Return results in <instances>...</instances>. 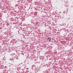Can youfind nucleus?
I'll list each match as a JSON object with an SVG mask.
<instances>
[{"label": "nucleus", "instance_id": "nucleus-8", "mask_svg": "<svg viewBox=\"0 0 73 73\" xmlns=\"http://www.w3.org/2000/svg\"><path fill=\"white\" fill-rule=\"evenodd\" d=\"M12 58H10L9 59V60H12Z\"/></svg>", "mask_w": 73, "mask_h": 73}, {"label": "nucleus", "instance_id": "nucleus-3", "mask_svg": "<svg viewBox=\"0 0 73 73\" xmlns=\"http://www.w3.org/2000/svg\"><path fill=\"white\" fill-rule=\"evenodd\" d=\"M10 24H10V23H9V22H7L6 25L7 26H9V25Z\"/></svg>", "mask_w": 73, "mask_h": 73}, {"label": "nucleus", "instance_id": "nucleus-2", "mask_svg": "<svg viewBox=\"0 0 73 73\" xmlns=\"http://www.w3.org/2000/svg\"><path fill=\"white\" fill-rule=\"evenodd\" d=\"M31 23H36V24H38V23H37V21L36 20H35L34 22H32Z\"/></svg>", "mask_w": 73, "mask_h": 73}, {"label": "nucleus", "instance_id": "nucleus-17", "mask_svg": "<svg viewBox=\"0 0 73 73\" xmlns=\"http://www.w3.org/2000/svg\"><path fill=\"white\" fill-rule=\"evenodd\" d=\"M66 2H65V3L66 4Z\"/></svg>", "mask_w": 73, "mask_h": 73}, {"label": "nucleus", "instance_id": "nucleus-18", "mask_svg": "<svg viewBox=\"0 0 73 73\" xmlns=\"http://www.w3.org/2000/svg\"><path fill=\"white\" fill-rule=\"evenodd\" d=\"M63 12H64H64H64V11H63Z\"/></svg>", "mask_w": 73, "mask_h": 73}, {"label": "nucleus", "instance_id": "nucleus-1", "mask_svg": "<svg viewBox=\"0 0 73 73\" xmlns=\"http://www.w3.org/2000/svg\"><path fill=\"white\" fill-rule=\"evenodd\" d=\"M32 70H36V66L35 65H33L32 66Z\"/></svg>", "mask_w": 73, "mask_h": 73}, {"label": "nucleus", "instance_id": "nucleus-15", "mask_svg": "<svg viewBox=\"0 0 73 73\" xmlns=\"http://www.w3.org/2000/svg\"><path fill=\"white\" fill-rule=\"evenodd\" d=\"M17 17H16L15 18V19H17Z\"/></svg>", "mask_w": 73, "mask_h": 73}, {"label": "nucleus", "instance_id": "nucleus-14", "mask_svg": "<svg viewBox=\"0 0 73 73\" xmlns=\"http://www.w3.org/2000/svg\"><path fill=\"white\" fill-rule=\"evenodd\" d=\"M5 68H6V67H7V66H5Z\"/></svg>", "mask_w": 73, "mask_h": 73}, {"label": "nucleus", "instance_id": "nucleus-21", "mask_svg": "<svg viewBox=\"0 0 73 73\" xmlns=\"http://www.w3.org/2000/svg\"><path fill=\"white\" fill-rule=\"evenodd\" d=\"M16 20V19H15V20Z\"/></svg>", "mask_w": 73, "mask_h": 73}, {"label": "nucleus", "instance_id": "nucleus-11", "mask_svg": "<svg viewBox=\"0 0 73 73\" xmlns=\"http://www.w3.org/2000/svg\"><path fill=\"white\" fill-rule=\"evenodd\" d=\"M26 69H27V70H28V69H29V68H26Z\"/></svg>", "mask_w": 73, "mask_h": 73}, {"label": "nucleus", "instance_id": "nucleus-16", "mask_svg": "<svg viewBox=\"0 0 73 73\" xmlns=\"http://www.w3.org/2000/svg\"><path fill=\"white\" fill-rule=\"evenodd\" d=\"M17 20H19V19H17Z\"/></svg>", "mask_w": 73, "mask_h": 73}, {"label": "nucleus", "instance_id": "nucleus-10", "mask_svg": "<svg viewBox=\"0 0 73 73\" xmlns=\"http://www.w3.org/2000/svg\"><path fill=\"white\" fill-rule=\"evenodd\" d=\"M2 29V28L1 27H0V30H1Z\"/></svg>", "mask_w": 73, "mask_h": 73}, {"label": "nucleus", "instance_id": "nucleus-20", "mask_svg": "<svg viewBox=\"0 0 73 73\" xmlns=\"http://www.w3.org/2000/svg\"><path fill=\"white\" fill-rule=\"evenodd\" d=\"M66 7H67V6H66Z\"/></svg>", "mask_w": 73, "mask_h": 73}, {"label": "nucleus", "instance_id": "nucleus-9", "mask_svg": "<svg viewBox=\"0 0 73 73\" xmlns=\"http://www.w3.org/2000/svg\"><path fill=\"white\" fill-rule=\"evenodd\" d=\"M23 25H24V26H25V25H26V24H24Z\"/></svg>", "mask_w": 73, "mask_h": 73}, {"label": "nucleus", "instance_id": "nucleus-7", "mask_svg": "<svg viewBox=\"0 0 73 73\" xmlns=\"http://www.w3.org/2000/svg\"><path fill=\"white\" fill-rule=\"evenodd\" d=\"M16 7H17L18 6V5L17 4L15 5Z\"/></svg>", "mask_w": 73, "mask_h": 73}, {"label": "nucleus", "instance_id": "nucleus-19", "mask_svg": "<svg viewBox=\"0 0 73 73\" xmlns=\"http://www.w3.org/2000/svg\"><path fill=\"white\" fill-rule=\"evenodd\" d=\"M64 2H65V1H64Z\"/></svg>", "mask_w": 73, "mask_h": 73}, {"label": "nucleus", "instance_id": "nucleus-12", "mask_svg": "<svg viewBox=\"0 0 73 73\" xmlns=\"http://www.w3.org/2000/svg\"><path fill=\"white\" fill-rule=\"evenodd\" d=\"M51 40V39H50L49 40V41H50Z\"/></svg>", "mask_w": 73, "mask_h": 73}, {"label": "nucleus", "instance_id": "nucleus-4", "mask_svg": "<svg viewBox=\"0 0 73 73\" xmlns=\"http://www.w3.org/2000/svg\"><path fill=\"white\" fill-rule=\"evenodd\" d=\"M26 31V29L25 28H24L22 30L23 32H25Z\"/></svg>", "mask_w": 73, "mask_h": 73}, {"label": "nucleus", "instance_id": "nucleus-13", "mask_svg": "<svg viewBox=\"0 0 73 73\" xmlns=\"http://www.w3.org/2000/svg\"><path fill=\"white\" fill-rule=\"evenodd\" d=\"M49 38H48V39H49Z\"/></svg>", "mask_w": 73, "mask_h": 73}, {"label": "nucleus", "instance_id": "nucleus-6", "mask_svg": "<svg viewBox=\"0 0 73 73\" xmlns=\"http://www.w3.org/2000/svg\"><path fill=\"white\" fill-rule=\"evenodd\" d=\"M15 59L17 60H19V58H18V56H16L15 57Z\"/></svg>", "mask_w": 73, "mask_h": 73}, {"label": "nucleus", "instance_id": "nucleus-5", "mask_svg": "<svg viewBox=\"0 0 73 73\" xmlns=\"http://www.w3.org/2000/svg\"><path fill=\"white\" fill-rule=\"evenodd\" d=\"M26 63L27 64H28L29 63V60H27L26 61Z\"/></svg>", "mask_w": 73, "mask_h": 73}]
</instances>
